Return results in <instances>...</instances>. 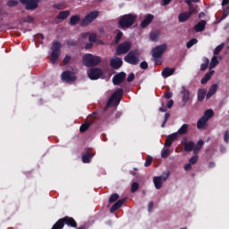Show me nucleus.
<instances>
[{
  "label": "nucleus",
  "mask_w": 229,
  "mask_h": 229,
  "mask_svg": "<svg viewBox=\"0 0 229 229\" xmlns=\"http://www.w3.org/2000/svg\"><path fill=\"white\" fill-rule=\"evenodd\" d=\"M57 225L61 229H63L65 225L70 228H78V223L76 222V220L68 216L57 220Z\"/></svg>",
  "instance_id": "obj_4"
},
{
  "label": "nucleus",
  "mask_w": 229,
  "mask_h": 229,
  "mask_svg": "<svg viewBox=\"0 0 229 229\" xmlns=\"http://www.w3.org/2000/svg\"><path fill=\"white\" fill-rule=\"evenodd\" d=\"M138 16L135 13H127L119 17L118 26L121 30H129L137 22Z\"/></svg>",
  "instance_id": "obj_1"
},
{
  "label": "nucleus",
  "mask_w": 229,
  "mask_h": 229,
  "mask_svg": "<svg viewBox=\"0 0 229 229\" xmlns=\"http://www.w3.org/2000/svg\"><path fill=\"white\" fill-rule=\"evenodd\" d=\"M203 64L200 65V71H207V68L208 67V64L210 63V61L208 60V58L205 57L203 59Z\"/></svg>",
  "instance_id": "obj_38"
},
{
  "label": "nucleus",
  "mask_w": 229,
  "mask_h": 229,
  "mask_svg": "<svg viewBox=\"0 0 229 229\" xmlns=\"http://www.w3.org/2000/svg\"><path fill=\"white\" fill-rule=\"evenodd\" d=\"M207 26V21L201 20L194 26V30L196 33H199L201 31H205V27Z\"/></svg>",
  "instance_id": "obj_21"
},
{
  "label": "nucleus",
  "mask_w": 229,
  "mask_h": 229,
  "mask_svg": "<svg viewBox=\"0 0 229 229\" xmlns=\"http://www.w3.org/2000/svg\"><path fill=\"white\" fill-rule=\"evenodd\" d=\"M110 65L113 69H121L123 67V59L119 57L111 59Z\"/></svg>",
  "instance_id": "obj_19"
},
{
  "label": "nucleus",
  "mask_w": 229,
  "mask_h": 229,
  "mask_svg": "<svg viewBox=\"0 0 229 229\" xmlns=\"http://www.w3.org/2000/svg\"><path fill=\"white\" fill-rule=\"evenodd\" d=\"M89 80H99L103 76V70L101 68H91L88 71Z\"/></svg>",
  "instance_id": "obj_11"
},
{
  "label": "nucleus",
  "mask_w": 229,
  "mask_h": 229,
  "mask_svg": "<svg viewBox=\"0 0 229 229\" xmlns=\"http://www.w3.org/2000/svg\"><path fill=\"white\" fill-rule=\"evenodd\" d=\"M126 198L117 200L110 208L111 214H114V212H116V210H119L126 203Z\"/></svg>",
  "instance_id": "obj_18"
},
{
  "label": "nucleus",
  "mask_w": 229,
  "mask_h": 229,
  "mask_svg": "<svg viewBox=\"0 0 229 229\" xmlns=\"http://www.w3.org/2000/svg\"><path fill=\"white\" fill-rule=\"evenodd\" d=\"M21 4L25 6V10H37L38 8V3L40 0H19Z\"/></svg>",
  "instance_id": "obj_10"
},
{
  "label": "nucleus",
  "mask_w": 229,
  "mask_h": 229,
  "mask_svg": "<svg viewBox=\"0 0 229 229\" xmlns=\"http://www.w3.org/2000/svg\"><path fill=\"white\" fill-rule=\"evenodd\" d=\"M199 158V157H198V154H194V156L190 158L189 162L191 165H194V164H198Z\"/></svg>",
  "instance_id": "obj_44"
},
{
  "label": "nucleus",
  "mask_w": 229,
  "mask_h": 229,
  "mask_svg": "<svg viewBox=\"0 0 229 229\" xmlns=\"http://www.w3.org/2000/svg\"><path fill=\"white\" fill-rule=\"evenodd\" d=\"M205 96H207V90L199 89L198 90V101H203V99H205Z\"/></svg>",
  "instance_id": "obj_33"
},
{
  "label": "nucleus",
  "mask_w": 229,
  "mask_h": 229,
  "mask_svg": "<svg viewBox=\"0 0 229 229\" xmlns=\"http://www.w3.org/2000/svg\"><path fill=\"white\" fill-rule=\"evenodd\" d=\"M116 36H115V38H114V43L115 44H119L120 42H121V38H123V31H121V30H116Z\"/></svg>",
  "instance_id": "obj_37"
},
{
  "label": "nucleus",
  "mask_w": 229,
  "mask_h": 229,
  "mask_svg": "<svg viewBox=\"0 0 229 229\" xmlns=\"http://www.w3.org/2000/svg\"><path fill=\"white\" fill-rule=\"evenodd\" d=\"M165 99H171V98H173V93L172 92L165 93Z\"/></svg>",
  "instance_id": "obj_61"
},
{
  "label": "nucleus",
  "mask_w": 229,
  "mask_h": 229,
  "mask_svg": "<svg viewBox=\"0 0 229 229\" xmlns=\"http://www.w3.org/2000/svg\"><path fill=\"white\" fill-rule=\"evenodd\" d=\"M33 21H35V19L31 15H28L24 18V22L31 23Z\"/></svg>",
  "instance_id": "obj_53"
},
{
  "label": "nucleus",
  "mask_w": 229,
  "mask_h": 229,
  "mask_svg": "<svg viewBox=\"0 0 229 229\" xmlns=\"http://www.w3.org/2000/svg\"><path fill=\"white\" fill-rule=\"evenodd\" d=\"M139 56H140V53H139V49L131 50L123 58L126 64H130V65H139Z\"/></svg>",
  "instance_id": "obj_3"
},
{
  "label": "nucleus",
  "mask_w": 229,
  "mask_h": 229,
  "mask_svg": "<svg viewBox=\"0 0 229 229\" xmlns=\"http://www.w3.org/2000/svg\"><path fill=\"white\" fill-rule=\"evenodd\" d=\"M153 207H154V203H153V201H150L148 203V212H151L153 210Z\"/></svg>",
  "instance_id": "obj_62"
},
{
  "label": "nucleus",
  "mask_w": 229,
  "mask_h": 229,
  "mask_svg": "<svg viewBox=\"0 0 229 229\" xmlns=\"http://www.w3.org/2000/svg\"><path fill=\"white\" fill-rule=\"evenodd\" d=\"M124 80H126V72H122L115 74L113 77V83H114V85H121V83H123V81H124Z\"/></svg>",
  "instance_id": "obj_14"
},
{
  "label": "nucleus",
  "mask_w": 229,
  "mask_h": 229,
  "mask_svg": "<svg viewBox=\"0 0 229 229\" xmlns=\"http://www.w3.org/2000/svg\"><path fill=\"white\" fill-rule=\"evenodd\" d=\"M205 144V141L203 140H200L197 142L196 145L193 147V155H198L199 151H201V148H203V145Z\"/></svg>",
  "instance_id": "obj_27"
},
{
  "label": "nucleus",
  "mask_w": 229,
  "mask_h": 229,
  "mask_svg": "<svg viewBox=\"0 0 229 229\" xmlns=\"http://www.w3.org/2000/svg\"><path fill=\"white\" fill-rule=\"evenodd\" d=\"M51 229H62L60 225H58V222H56Z\"/></svg>",
  "instance_id": "obj_64"
},
{
  "label": "nucleus",
  "mask_w": 229,
  "mask_h": 229,
  "mask_svg": "<svg viewBox=\"0 0 229 229\" xmlns=\"http://www.w3.org/2000/svg\"><path fill=\"white\" fill-rule=\"evenodd\" d=\"M130 49H131V42L125 41L123 43H120L116 47V54L117 55H126V53L130 52Z\"/></svg>",
  "instance_id": "obj_9"
},
{
  "label": "nucleus",
  "mask_w": 229,
  "mask_h": 229,
  "mask_svg": "<svg viewBox=\"0 0 229 229\" xmlns=\"http://www.w3.org/2000/svg\"><path fill=\"white\" fill-rule=\"evenodd\" d=\"M184 151L188 153L194 151V141L184 142Z\"/></svg>",
  "instance_id": "obj_30"
},
{
  "label": "nucleus",
  "mask_w": 229,
  "mask_h": 229,
  "mask_svg": "<svg viewBox=\"0 0 229 229\" xmlns=\"http://www.w3.org/2000/svg\"><path fill=\"white\" fill-rule=\"evenodd\" d=\"M202 117H204L205 119H207V121H208V119H210L211 117H214V110L212 109L206 110Z\"/></svg>",
  "instance_id": "obj_36"
},
{
  "label": "nucleus",
  "mask_w": 229,
  "mask_h": 229,
  "mask_svg": "<svg viewBox=\"0 0 229 229\" xmlns=\"http://www.w3.org/2000/svg\"><path fill=\"white\" fill-rule=\"evenodd\" d=\"M99 17V12L98 11H92L89 13H88L80 22V26L82 28H85V26H89L91 22H94L96 19Z\"/></svg>",
  "instance_id": "obj_5"
},
{
  "label": "nucleus",
  "mask_w": 229,
  "mask_h": 229,
  "mask_svg": "<svg viewBox=\"0 0 229 229\" xmlns=\"http://www.w3.org/2000/svg\"><path fill=\"white\" fill-rule=\"evenodd\" d=\"M189 132V124L187 123H183L181 128L177 131V135H187V133Z\"/></svg>",
  "instance_id": "obj_28"
},
{
  "label": "nucleus",
  "mask_w": 229,
  "mask_h": 229,
  "mask_svg": "<svg viewBox=\"0 0 229 229\" xmlns=\"http://www.w3.org/2000/svg\"><path fill=\"white\" fill-rule=\"evenodd\" d=\"M216 65H219V60H217V56L214 55L209 64V69H214Z\"/></svg>",
  "instance_id": "obj_35"
},
{
  "label": "nucleus",
  "mask_w": 229,
  "mask_h": 229,
  "mask_svg": "<svg viewBox=\"0 0 229 229\" xmlns=\"http://www.w3.org/2000/svg\"><path fill=\"white\" fill-rule=\"evenodd\" d=\"M98 40V34L92 33L89 36V42H96Z\"/></svg>",
  "instance_id": "obj_48"
},
{
  "label": "nucleus",
  "mask_w": 229,
  "mask_h": 229,
  "mask_svg": "<svg viewBox=\"0 0 229 229\" xmlns=\"http://www.w3.org/2000/svg\"><path fill=\"white\" fill-rule=\"evenodd\" d=\"M61 80L65 83H72V81H76V75L71 71H64L61 75Z\"/></svg>",
  "instance_id": "obj_13"
},
{
  "label": "nucleus",
  "mask_w": 229,
  "mask_h": 229,
  "mask_svg": "<svg viewBox=\"0 0 229 229\" xmlns=\"http://www.w3.org/2000/svg\"><path fill=\"white\" fill-rule=\"evenodd\" d=\"M52 54H51V64H56V60L60 58V50L62 49V43L55 41L53 43L52 47Z\"/></svg>",
  "instance_id": "obj_6"
},
{
  "label": "nucleus",
  "mask_w": 229,
  "mask_h": 229,
  "mask_svg": "<svg viewBox=\"0 0 229 229\" xmlns=\"http://www.w3.org/2000/svg\"><path fill=\"white\" fill-rule=\"evenodd\" d=\"M224 140L226 144H228V142H229V131H225V132L224 134Z\"/></svg>",
  "instance_id": "obj_54"
},
{
  "label": "nucleus",
  "mask_w": 229,
  "mask_h": 229,
  "mask_svg": "<svg viewBox=\"0 0 229 229\" xmlns=\"http://www.w3.org/2000/svg\"><path fill=\"white\" fill-rule=\"evenodd\" d=\"M173 105H174V101L173 99H170L167 102L166 106H167V108H173Z\"/></svg>",
  "instance_id": "obj_60"
},
{
  "label": "nucleus",
  "mask_w": 229,
  "mask_h": 229,
  "mask_svg": "<svg viewBox=\"0 0 229 229\" xmlns=\"http://www.w3.org/2000/svg\"><path fill=\"white\" fill-rule=\"evenodd\" d=\"M69 62H71V56L65 55L64 58V64H65V65H67V64H69Z\"/></svg>",
  "instance_id": "obj_59"
},
{
  "label": "nucleus",
  "mask_w": 229,
  "mask_h": 229,
  "mask_svg": "<svg viewBox=\"0 0 229 229\" xmlns=\"http://www.w3.org/2000/svg\"><path fill=\"white\" fill-rule=\"evenodd\" d=\"M174 68L165 67V69H163L161 74L163 78H169V76H173V74H174Z\"/></svg>",
  "instance_id": "obj_23"
},
{
  "label": "nucleus",
  "mask_w": 229,
  "mask_h": 229,
  "mask_svg": "<svg viewBox=\"0 0 229 229\" xmlns=\"http://www.w3.org/2000/svg\"><path fill=\"white\" fill-rule=\"evenodd\" d=\"M217 89H219V86L217 84L211 85L206 96L207 99H210V98L213 97L216 92H217Z\"/></svg>",
  "instance_id": "obj_25"
},
{
  "label": "nucleus",
  "mask_w": 229,
  "mask_h": 229,
  "mask_svg": "<svg viewBox=\"0 0 229 229\" xmlns=\"http://www.w3.org/2000/svg\"><path fill=\"white\" fill-rule=\"evenodd\" d=\"M213 75H214V71H210V72H207L205 74L204 78H202L200 81L201 85H205L206 83H208Z\"/></svg>",
  "instance_id": "obj_29"
},
{
  "label": "nucleus",
  "mask_w": 229,
  "mask_h": 229,
  "mask_svg": "<svg viewBox=\"0 0 229 229\" xmlns=\"http://www.w3.org/2000/svg\"><path fill=\"white\" fill-rule=\"evenodd\" d=\"M117 199H119V194H117V193H113V194L109 197V203H115V201H117Z\"/></svg>",
  "instance_id": "obj_43"
},
{
  "label": "nucleus",
  "mask_w": 229,
  "mask_h": 229,
  "mask_svg": "<svg viewBox=\"0 0 229 229\" xmlns=\"http://www.w3.org/2000/svg\"><path fill=\"white\" fill-rule=\"evenodd\" d=\"M123 94H124V90L120 88L117 89L114 94L112 95V97L109 98V100L106 103V106H110V105L112 104V101H121L122 98H123Z\"/></svg>",
  "instance_id": "obj_12"
},
{
  "label": "nucleus",
  "mask_w": 229,
  "mask_h": 229,
  "mask_svg": "<svg viewBox=\"0 0 229 229\" xmlns=\"http://www.w3.org/2000/svg\"><path fill=\"white\" fill-rule=\"evenodd\" d=\"M186 4L189 6V11H187L190 15H196L198 13V5L194 4H191V1H184Z\"/></svg>",
  "instance_id": "obj_20"
},
{
  "label": "nucleus",
  "mask_w": 229,
  "mask_h": 229,
  "mask_svg": "<svg viewBox=\"0 0 229 229\" xmlns=\"http://www.w3.org/2000/svg\"><path fill=\"white\" fill-rule=\"evenodd\" d=\"M158 32L154 31L149 34V38L152 42H157L158 40Z\"/></svg>",
  "instance_id": "obj_40"
},
{
  "label": "nucleus",
  "mask_w": 229,
  "mask_h": 229,
  "mask_svg": "<svg viewBox=\"0 0 229 229\" xmlns=\"http://www.w3.org/2000/svg\"><path fill=\"white\" fill-rule=\"evenodd\" d=\"M151 164H153V157L151 156H148L144 165L145 167H149Z\"/></svg>",
  "instance_id": "obj_46"
},
{
  "label": "nucleus",
  "mask_w": 229,
  "mask_h": 229,
  "mask_svg": "<svg viewBox=\"0 0 229 229\" xmlns=\"http://www.w3.org/2000/svg\"><path fill=\"white\" fill-rule=\"evenodd\" d=\"M169 117H171V114L165 113V119L163 121V123L161 125V128H165V124L167 123V121L169 120Z\"/></svg>",
  "instance_id": "obj_47"
},
{
  "label": "nucleus",
  "mask_w": 229,
  "mask_h": 229,
  "mask_svg": "<svg viewBox=\"0 0 229 229\" xmlns=\"http://www.w3.org/2000/svg\"><path fill=\"white\" fill-rule=\"evenodd\" d=\"M90 33L89 32H83L81 34V38H88L89 37Z\"/></svg>",
  "instance_id": "obj_63"
},
{
  "label": "nucleus",
  "mask_w": 229,
  "mask_h": 229,
  "mask_svg": "<svg viewBox=\"0 0 229 229\" xmlns=\"http://www.w3.org/2000/svg\"><path fill=\"white\" fill-rule=\"evenodd\" d=\"M67 46H71L72 47H74V46H78V41L74 39H70L67 41Z\"/></svg>",
  "instance_id": "obj_51"
},
{
  "label": "nucleus",
  "mask_w": 229,
  "mask_h": 229,
  "mask_svg": "<svg viewBox=\"0 0 229 229\" xmlns=\"http://www.w3.org/2000/svg\"><path fill=\"white\" fill-rule=\"evenodd\" d=\"M170 175H171V172L166 171L163 174L162 176L154 177V179H153L154 185L157 191H160V189H162V185H163L162 181L165 182L167 180V178H169Z\"/></svg>",
  "instance_id": "obj_8"
},
{
  "label": "nucleus",
  "mask_w": 229,
  "mask_h": 229,
  "mask_svg": "<svg viewBox=\"0 0 229 229\" xmlns=\"http://www.w3.org/2000/svg\"><path fill=\"white\" fill-rule=\"evenodd\" d=\"M71 15V11H61L59 14L56 16V19L64 20L67 19Z\"/></svg>",
  "instance_id": "obj_32"
},
{
  "label": "nucleus",
  "mask_w": 229,
  "mask_h": 229,
  "mask_svg": "<svg viewBox=\"0 0 229 229\" xmlns=\"http://www.w3.org/2000/svg\"><path fill=\"white\" fill-rule=\"evenodd\" d=\"M207 123H208V121L205 117H201L197 122L198 130H205V128H207Z\"/></svg>",
  "instance_id": "obj_26"
},
{
  "label": "nucleus",
  "mask_w": 229,
  "mask_h": 229,
  "mask_svg": "<svg viewBox=\"0 0 229 229\" xmlns=\"http://www.w3.org/2000/svg\"><path fill=\"white\" fill-rule=\"evenodd\" d=\"M92 47H94V44H93L92 42L87 43V44L85 45V49H86V50L92 49Z\"/></svg>",
  "instance_id": "obj_58"
},
{
  "label": "nucleus",
  "mask_w": 229,
  "mask_h": 229,
  "mask_svg": "<svg viewBox=\"0 0 229 229\" xmlns=\"http://www.w3.org/2000/svg\"><path fill=\"white\" fill-rule=\"evenodd\" d=\"M133 80H135V74L133 72H131L127 77V81H128V83H131V81H133Z\"/></svg>",
  "instance_id": "obj_52"
},
{
  "label": "nucleus",
  "mask_w": 229,
  "mask_h": 229,
  "mask_svg": "<svg viewBox=\"0 0 229 229\" xmlns=\"http://www.w3.org/2000/svg\"><path fill=\"white\" fill-rule=\"evenodd\" d=\"M139 191V182H133L131 188V192H137Z\"/></svg>",
  "instance_id": "obj_50"
},
{
  "label": "nucleus",
  "mask_w": 229,
  "mask_h": 229,
  "mask_svg": "<svg viewBox=\"0 0 229 229\" xmlns=\"http://www.w3.org/2000/svg\"><path fill=\"white\" fill-rule=\"evenodd\" d=\"M92 157H94V151H92V148H88L86 153L82 155L83 164H90Z\"/></svg>",
  "instance_id": "obj_16"
},
{
  "label": "nucleus",
  "mask_w": 229,
  "mask_h": 229,
  "mask_svg": "<svg viewBox=\"0 0 229 229\" xmlns=\"http://www.w3.org/2000/svg\"><path fill=\"white\" fill-rule=\"evenodd\" d=\"M166 49H167V45L165 44L159 45L152 49V56L156 64H158V58H162V55L165 54Z\"/></svg>",
  "instance_id": "obj_7"
},
{
  "label": "nucleus",
  "mask_w": 229,
  "mask_h": 229,
  "mask_svg": "<svg viewBox=\"0 0 229 229\" xmlns=\"http://www.w3.org/2000/svg\"><path fill=\"white\" fill-rule=\"evenodd\" d=\"M198 43V38H191L187 44H186V47L188 49H191V47H192V46H196V44Z\"/></svg>",
  "instance_id": "obj_41"
},
{
  "label": "nucleus",
  "mask_w": 229,
  "mask_h": 229,
  "mask_svg": "<svg viewBox=\"0 0 229 229\" xmlns=\"http://www.w3.org/2000/svg\"><path fill=\"white\" fill-rule=\"evenodd\" d=\"M229 15V5L223 10L222 19H226Z\"/></svg>",
  "instance_id": "obj_49"
},
{
  "label": "nucleus",
  "mask_w": 229,
  "mask_h": 229,
  "mask_svg": "<svg viewBox=\"0 0 229 229\" xmlns=\"http://www.w3.org/2000/svg\"><path fill=\"white\" fill-rule=\"evenodd\" d=\"M192 169V164L188 163L184 165V171H191Z\"/></svg>",
  "instance_id": "obj_57"
},
{
  "label": "nucleus",
  "mask_w": 229,
  "mask_h": 229,
  "mask_svg": "<svg viewBox=\"0 0 229 229\" xmlns=\"http://www.w3.org/2000/svg\"><path fill=\"white\" fill-rule=\"evenodd\" d=\"M91 124L92 123H89V122L82 123L80 127L81 133H85V131H87V130L90 128Z\"/></svg>",
  "instance_id": "obj_34"
},
{
  "label": "nucleus",
  "mask_w": 229,
  "mask_h": 229,
  "mask_svg": "<svg viewBox=\"0 0 229 229\" xmlns=\"http://www.w3.org/2000/svg\"><path fill=\"white\" fill-rule=\"evenodd\" d=\"M81 21V18L79 15H73L70 18V26H76Z\"/></svg>",
  "instance_id": "obj_31"
},
{
  "label": "nucleus",
  "mask_w": 229,
  "mask_h": 229,
  "mask_svg": "<svg viewBox=\"0 0 229 229\" xmlns=\"http://www.w3.org/2000/svg\"><path fill=\"white\" fill-rule=\"evenodd\" d=\"M82 64L85 67H96L101 64V57L92 54H86L82 57Z\"/></svg>",
  "instance_id": "obj_2"
},
{
  "label": "nucleus",
  "mask_w": 229,
  "mask_h": 229,
  "mask_svg": "<svg viewBox=\"0 0 229 229\" xmlns=\"http://www.w3.org/2000/svg\"><path fill=\"white\" fill-rule=\"evenodd\" d=\"M53 8H55V10H64V5H62L60 4H55L53 5Z\"/></svg>",
  "instance_id": "obj_56"
},
{
  "label": "nucleus",
  "mask_w": 229,
  "mask_h": 229,
  "mask_svg": "<svg viewBox=\"0 0 229 229\" xmlns=\"http://www.w3.org/2000/svg\"><path fill=\"white\" fill-rule=\"evenodd\" d=\"M192 17L190 13L184 12L181 13L178 16L179 22H187V21Z\"/></svg>",
  "instance_id": "obj_24"
},
{
  "label": "nucleus",
  "mask_w": 229,
  "mask_h": 229,
  "mask_svg": "<svg viewBox=\"0 0 229 229\" xmlns=\"http://www.w3.org/2000/svg\"><path fill=\"white\" fill-rule=\"evenodd\" d=\"M19 4V1L17 0H9L7 2V6H9V8H13V6H17Z\"/></svg>",
  "instance_id": "obj_45"
},
{
  "label": "nucleus",
  "mask_w": 229,
  "mask_h": 229,
  "mask_svg": "<svg viewBox=\"0 0 229 229\" xmlns=\"http://www.w3.org/2000/svg\"><path fill=\"white\" fill-rule=\"evenodd\" d=\"M225 47V43H222L220 45H218L215 50H214V55L215 56H217V55H219L221 53V51H223V48Z\"/></svg>",
  "instance_id": "obj_39"
},
{
  "label": "nucleus",
  "mask_w": 229,
  "mask_h": 229,
  "mask_svg": "<svg viewBox=\"0 0 229 229\" xmlns=\"http://www.w3.org/2000/svg\"><path fill=\"white\" fill-rule=\"evenodd\" d=\"M171 155L169 148H165L161 151V158H167Z\"/></svg>",
  "instance_id": "obj_42"
},
{
  "label": "nucleus",
  "mask_w": 229,
  "mask_h": 229,
  "mask_svg": "<svg viewBox=\"0 0 229 229\" xmlns=\"http://www.w3.org/2000/svg\"><path fill=\"white\" fill-rule=\"evenodd\" d=\"M155 19V16L153 14H146L144 16L143 21L140 23V27L141 28H148V26H149V24H151V22H153V20Z\"/></svg>",
  "instance_id": "obj_15"
},
{
  "label": "nucleus",
  "mask_w": 229,
  "mask_h": 229,
  "mask_svg": "<svg viewBox=\"0 0 229 229\" xmlns=\"http://www.w3.org/2000/svg\"><path fill=\"white\" fill-rule=\"evenodd\" d=\"M178 139V133H172L167 136L165 141V148H171L173 146V142Z\"/></svg>",
  "instance_id": "obj_17"
},
{
  "label": "nucleus",
  "mask_w": 229,
  "mask_h": 229,
  "mask_svg": "<svg viewBox=\"0 0 229 229\" xmlns=\"http://www.w3.org/2000/svg\"><path fill=\"white\" fill-rule=\"evenodd\" d=\"M181 94H182L183 103H188L189 99H191V91H189V89H185V86H182Z\"/></svg>",
  "instance_id": "obj_22"
},
{
  "label": "nucleus",
  "mask_w": 229,
  "mask_h": 229,
  "mask_svg": "<svg viewBox=\"0 0 229 229\" xmlns=\"http://www.w3.org/2000/svg\"><path fill=\"white\" fill-rule=\"evenodd\" d=\"M140 69H143V70L148 69V63L146 61L141 62L140 64Z\"/></svg>",
  "instance_id": "obj_55"
}]
</instances>
